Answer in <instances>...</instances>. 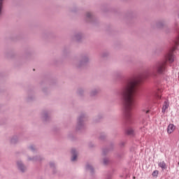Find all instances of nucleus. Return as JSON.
<instances>
[{"label":"nucleus","mask_w":179,"mask_h":179,"mask_svg":"<svg viewBox=\"0 0 179 179\" xmlns=\"http://www.w3.org/2000/svg\"><path fill=\"white\" fill-rule=\"evenodd\" d=\"M127 135H134V129L129 128L127 130Z\"/></svg>","instance_id":"nucleus-8"},{"label":"nucleus","mask_w":179,"mask_h":179,"mask_svg":"<svg viewBox=\"0 0 179 179\" xmlns=\"http://www.w3.org/2000/svg\"><path fill=\"white\" fill-rule=\"evenodd\" d=\"M71 153L73 155L71 160L72 162H75V160H76V157H78V156L76 155V151L75 150H72Z\"/></svg>","instance_id":"nucleus-7"},{"label":"nucleus","mask_w":179,"mask_h":179,"mask_svg":"<svg viewBox=\"0 0 179 179\" xmlns=\"http://www.w3.org/2000/svg\"><path fill=\"white\" fill-rule=\"evenodd\" d=\"M159 167H161V169H162V170H166V169H167V167L166 166V162H161L158 164Z\"/></svg>","instance_id":"nucleus-6"},{"label":"nucleus","mask_w":179,"mask_h":179,"mask_svg":"<svg viewBox=\"0 0 179 179\" xmlns=\"http://www.w3.org/2000/svg\"><path fill=\"white\" fill-rule=\"evenodd\" d=\"M18 167L21 170V171H24V166L22 164H18Z\"/></svg>","instance_id":"nucleus-9"},{"label":"nucleus","mask_w":179,"mask_h":179,"mask_svg":"<svg viewBox=\"0 0 179 179\" xmlns=\"http://www.w3.org/2000/svg\"><path fill=\"white\" fill-rule=\"evenodd\" d=\"M176 46H174L171 52H169L166 56V62L168 61L170 64L174 62V55H173V52L176 51ZM166 62L162 63H159L156 66V69L157 73H163L164 71H166Z\"/></svg>","instance_id":"nucleus-2"},{"label":"nucleus","mask_w":179,"mask_h":179,"mask_svg":"<svg viewBox=\"0 0 179 179\" xmlns=\"http://www.w3.org/2000/svg\"><path fill=\"white\" fill-rule=\"evenodd\" d=\"M141 80L134 79L129 82L123 90L122 96L124 99L123 115L126 120H131L132 117V109L135 106V90Z\"/></svg>","instance_id":"nucleus-1"},{"label":"nucleus","mask_w":179,"mask_h":179,"mask_svg":"<svg viewBox=\"0 0 179 179\" xmlns=\"http://www.w3.org/2000/svg\"><path fill=\"white\" fill-rule=\"evenodd\" d=\"M3 3V0H0V13H1V11L2 10Z\"/></svg>","instance_id":"nucleus-11"},{"label":"nucleus","mask_w":179,"mask_h":179,"mask_svg":"<svg viewBox=\"0 0 179 179\" xmlns=\"http://www.w3.org/2000/svg\"><path fill=\"white\" fill-rule=\"evenodd\" d=\"M169 107H170V103L169 102V101H165L162 106V113L164 114V113H166V111H167Z\"/></svg>","instance_id":"nucleus-4"},{"label":"nucleus","mask_w":179,"mask_h":179,"mask_svg":"<svg viewBox=\"0 0 179 179\" xmlns=\"http://www.w3.org/2000/svg\"><path fill=\"white\" fill-rule=\"evenodd\" d=\"M143 113H145L146 114H148L149 113V110H143Z\"/></svg>","instance_id":"nucleus-13"},{"label":"nucleus","mask_w":179,"mask_h":179,"mask_svg":"<svg viewBox=\"0 0 179 179\" xmlns=\"http://www.w3.org/2000/svg\"><path fill=\"white\" fill-rule=\"evenodd\" d=\"M176 131V126L173 124H170L167 128L168 134H173Z\"/></svg>","instance_id":"nucleus-3"},{"label":"nucleus","mask_w":179,"mask_h":179,"mask_svg":"<svg viewBox=\"0 0 179 179\" xmlns=\"http://www.w3.org/2000/svg\"><path fill=\"white\" fill-rule=\"evenodd\" d=\"M157 176H159V171H154L152 173V176L157 177Z\"/></svg>","instance_id":"nucleus-10"},{"label":"nucleus","mask_w":179,"mask_h":179,"mask_svg":"<svg viewBox=\"0 0 179 179\" xmlns=\"http://www.w3.org/2000/svg\"><path fill=\"white\" fill-rule=\"evenodd\" d=\"M162 92H163L162 88H158L157 92H155V97L157 100H160V99H162Z\"/></svg>","instance_id":"nucleus-5"},{"label":"nucleus","mask_w":179,"mask_h":179,"mask_svg":"<svg viewBox=\"0 0 179 179\" xmlns=\"http://www.w3.org/2000/svg\"><path fill=\"white\" fill-rule=\"evenodd\" d=\"M175 44H176V45H178V44H179V37L176 41Z\"/></svg>","instance_id":"nucleus-12"},{"label":"nucleus","mask_w":179,"mask_h":179,"mask_svg":"<svg viewBox=\"0 0 179 179\" xmlns=\"http://www.w3.org/2000/svg\"><path fill=\"white\" fill-rule=\"evenodd\" d=\"M178 166H179V162H178Z\"/></svg>","instance_id":"nucleus-15"},{"label":"nucleus","mask_w":179,"mask_h":179,"mask_svg":"<svg viewBox=\"0 0 179 179\" xmlns=\"http://www.w3.org/2000/svg\"><path fill=\"white\" fill-rule=\"evenodd\" d=\"M89 168H90V169H92V166H87V169H89Z\"/></svg>","instance_id":"nucleus-14"}]
</instances>
